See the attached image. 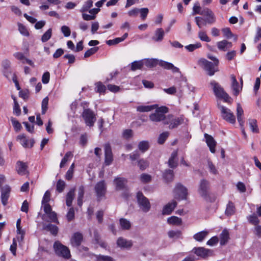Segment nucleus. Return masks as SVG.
<instances>
[{"label":"nucleus","mask_w":261,"mask_h":261,"mask_svg":"<svg viewBox=\"0 0 261 261\" xmlns=\"http://www.w3.org/2000/svg\"><path fill=\"white\" fill-rule=\"evenodd\" d=\"M149 163L147 161L142 159L138 161V166L140 169L141 170H144L148 166Z\"/></svg>","instance_id":"3c124183"},{"label":"nucleus","mask_w":261,"mask_h":261,"mask_svg":"<svg viewBox=\"0 0 261 261\" xmlns=\"http://www.w3.org/2000/svg\"><path fill=\"white\" fill-rule=\"evenodd\" d=\"M169 133L165 132L161 134L158 138V142L160 144H163L169 136Z\"/></svg>","instance_id":"6e6d98bb"},{"label":"nucleus","mask_w":261,"mask_h":261,"mask_svg":"<svg viewBox=\"0 0 261 261\" xmlns=\"http://www.w3.org/2000/svg\"><path fill=\"white\" fill-rule=\"evenodd\" d=\"M236 211L234 205L231 201H229L226 206L225 210V215L227 216L233 215Z\"/></svg>","instance_id":"7c9ffc66"},{"label":"nucleus","mask_w":261,"mask_h":261,"mask_svg":"<svg viewBox=\"0 0 261 261\" xmlns=\"http://www.w3.org/2000/svg\"><path fill=\"white\" fill-rule=\"evenodd\" d=\"M16 169L17 173L20 175H24L28 173L27 165L21 161L17 162Z\"/></svg>","instance_id":"412c9836"},{"label":"nucleus","mask_w":261,"mask_h":261,"mask_svg":"<svg viewBox=\"0 0 261 261\" xmlns=\"http://www.w3.org/2000/svg\"><path fill=\"white\" fill-rule=\"evenodd\" d=\"M195 22L199 28L201 29L202 26H205L207 22L205 19L199 16L195 18Z\"/></svg>","instance_id":"a18cd8bd"},{"label":"nucleus","mask_w":261,"mask_h":261,"mask_svg":"<svg viewBox=\"0 0 261 261\" xmlns=\"http://www.w3.org/2000/svg\"><path fill=\"white\" fill-rule=\"evenodd\" d=\"M114 182L116 186V190L119 191L125 188L127 180L123 177H116L114 179Z\"/></svg>","instance_id":"4be33fe9"},{"label":"nucleus","mask_w":261,"mask_h":261,"mask_svg":"<svg viewBox=\"0 0 261 261\" xmlns=\"http://www.w3.org/2000/svg\"><path fill=\"white\" fill-rule=\"evenodd\" d=\"M117 244L118 247L121 248L126 249L130 248L133 245V243L131 241H127L122 237L118 238L117 241Z\"/></svg>","instance_id":"b1692460"},{"label":"nucleus","mask_w":261,"mask_h":261,"mask_svg":"<svg viewBox=\"0 0 261 261\" xmlns=\"http://www.w3.org/2000/svg\"><path fill=\"white\" fill-rule=\"evenodd\" d=\"M167 222L169 224L179 226L182 224V220L180 218L173 216L168 218Z\"/></svg>","instance_id":"473e14b6"},{"label":"nucleus","mask_w":261,"mask_h":261,"mask_svg":"<svg viewBox=\"0 0 261 261\" xmlns=\"http://www.w3.org/2000/svg\"><path fill=\"white\" fill-rule=\"evenodd\" d=\"M122 136L125 139H129L133 137V132L130 129H125L122 133Z\"/></svg>","instance_id":"774afa93"},{"label":"nucleus","mask_w":261,"mask_h":261,"mask_svg":"<svg viewBox=\"0 0 261 261\" xmlns=\"http://www.w3.org/2000/svg\"><path fill=\"white\" fill-rule=\"evenodd\" d=\"M113 160L111 146L110 143L105 145V163L106 165H110Z\"/></svg>","instance_id":"f8f14e48"},{"label":"nucleus","mask_w":261,"mask_h":261,"mask_svg":"<svg viewBox=\"0 0 261 261\" xmlns=\"http://www.w3.org/2000/svg\"><path fill=\"white\" fill-rule=\"evenodd\" d=\"M144 63L142 61H134L131 64V70L135 71L136 70L141 69Z\"/></svg>","instance_id":"79ce46f5"},{"label":"nucleus","mask_w":261,"mask_h":261,"mask_svg":"<svg viewBox=\"0 0 261 261\" xmlns=\"http://www.w3.org/2000/svg\"><path fill=\"white\" fill-rule=\"evenodd\" d=\"M198 64L207 71L208 75L210 76L214 75L215 72L219 71L218 65H216V63L210 62L203 58L198 60Z\"/></svg>","instance_id":"7ed1b4c3"},{"label":"nucleus","mask_w":261,"mask_h":261,"mask_svg":"<svg viewBox=\"0 0 261 261\" xmlns=\"http://www.w3.org/2000/svg\"><path fill=\"white\" fill-rule=\"evenodd\" d=\"M72 156H73V154L71 152H70V151L67 152L65 154L64 157L62 159V160L60 163V167L61 168L64 167V166L65 165V164H66L67 162L68 161V159L69 158L72 157Z\"/></svg>","instance_id":"09e8293b"},{"label":"nucleus","mask_w":261,"mask_h":261,"mask_svg":"<svg viewBox=\"0 0 261 261\" xmlns=\"http://www.w3.org/2000/svg\"><path fill=\"white\" fill-rule=\"evenodd\" d=\"M201 47V44L200 42H197L195 44H189L185 46V48H186L189 51H193L197 48H199Z\"/></svg>","instance_id":"13d9d810"},{"label":"nucleus","mask_w":261,"mask_h":261,"mask_svg":"<svg viewBox=\"0 0 261 261\" xmlns=\"http://www.w3.org/2000/svg\"><path fill=\"white\" fill-rule=\"evenodd\" d=\"M66 218L68 222H70L74 219V210L73 207L69 208L66 215Z\"/></svg>","instance_id":"69168bd1"},{"label":"nucleus","mask_w":261,"mask_h":261,"mask_svg":"<svg viewBox=\"0 0 261 261\" xmlns=\"http://www.w3.org/2000/svg\"><path fill=\"white\" fill-rule=\"evenodd\" d=\"M94 190L98 201L101 200L107 192V185L104 180L98 182L95 186Z\"/></svg>","instance_id":"9d476101"},{"label":"nucleus","mask_w":261,"mask_h":261,"mask_svg":"<svg viewBox=\"0 0 261 261\" xmlns=\"http://www.w3.org/2000/svg\"><path fill=\"white\" fill-rule=\"evenodd\" d=\"M17 139L20 141L21 144L25 148H31L33 147L34 143V141L33 139H31L29 141L27 139L25 136L24 134L18 135L17 137Z\"/></svg>","instance_id":"f3484780"},{"label":"nucleus","mask_w":261,"mask_h":261,"mask_svg":"<svg viewBox=\"0 0 261 261\" xmlns=\"http://www.w3.org/2000/svg\"><path fill=\"white\" fill-rule=\"evenodd\" d=\"M51 35H52V29H49L42 36V37H41L42 42H45L47 41L51 38Z\"/></svg>","instance_id":"8fccbe9b"},{"label":"nucleus","mask_w":261,"mask_h":261,"mask_svg":"<svg viewBox=\"0 0 261 261\" xmlns=\"http://www.w3.org/2000/svg\"><path fill=\"white\" fill-rule=\"evenodd\" d=\"M215 95L218 98L223 99L225 102H228L230 99L229 95L224 91L223 87L216 81L213 80L210 82Z\"/></svg>","instance_id":"f03ea898"},{"label":"nucleus","mask_w":261,"mask_h":261,"mask_svg":"<svg viewBox=\"0 0 261 261\" xmlns=\"http://www.w3.org/2000/svg\"><path fill=\"white\" fill-rule=\"evenodd\" d=\"M177 151L175 150L174 151L171 155L170 158L169 159L168 161V166L172 168H175L177 166Z\"/></svg>","instance_id":"cd10ccee"},{"label":"nucleus","mask_w":261,"mask_h":261,"mask_svg":"<svg viewBox=\"0 0 261 261\" xmlns=\"http://www.w3.org/2000/svg\"><path fill=\"white\" fill-rule=\"evenodd\" d=\"M230 79L231 81V88L233 90V93L235 96H238L242 89V86H241V87H239V83L234 74L230 75Z\"/></svg>","instance_id":"dca6fc26"},{"label":"nucleus","mask_w":261,"mask_h":261,"mask_svg":"<svg viewBox=\"0 0 261 261\" xmlns=\"http://www.w3.org/2000/svg\"><path fill=\"white\" fill-rule=\"evenodd\" d=\"M168 235L171 239H177L182 238V232L179 230H170L168 232Z\"/></svg>","instance_id":"e433bc0d"},{"label":"nucleus","mask_w":261,"mask_h":261,"mask_svg":"<svg viewBox=\"0 0 261 261\" xmlns=\"http://www.w3.org/2000/svg\"><path fill=\"white\" fill-rule=\"evenodd\" d=\"M74 167V164L72 163L70 166L69 169L67 171L65 175V178L68 180H70L72 179L73 175V169Z\"/></svg>","instance_id":"4d7b16f0"},{"label":"nucleus","mask_w":261,"mask_h":261,"mask_svg":"<svg viewBox=\"0 0 261 261\" xmlns=\"http://www.w3.org/2000/svg\"><path fill=\"white\" fill-rule=\"evenodd\" d=\"M204 136L205 139L206 143L208 146L211 152L212 153H215L216 142L214 140V138L212 136L206 133L204 134Z\"/></svg>","instance_id":"a211bd4d"},{"label":"nucleus","mask_w":261,"mask_h":261,"mask_svg":"<svg viewBox=\"0 0 261 261\" xmlns=\"http://www.w3.org/2000/svg\"><path fill=\"white\" fill-rule=\"evenodd\" d=\"M140 179L143 183H148L151 181V176L148 174L143 173L140 175Z\"/></svg>","instance_id":"680f3d73"},{"label":"nucleus","mask_w":261,"mask_h":261,"mask_svg":"<svg viewBox=\"0 0 261 261\" xmlns=\"http://www.w3.org/2000/svg\"><path fill=\"white\" fill-rule=\"evenodd\" d=\"M192 251L197 256L205 258L212 253V250L203 247H194Z\"/></svg>","instance_id":"2eb2a0df"},{"label":"nucleus","mask_w":261,"mask_h":261,"mask_svg":"<svg viewBox=\"0 0 261 261\" xmlns=\"http://www.w3.org/2000/svg\"><path fill=\"white\" fill-rule=\"evenodd\" d=\"M138 146L142 152H144L149 149V143L147 141H142L139 143Z\"/></svg>","instance_id":"58836bf2"},{"label":"nucleus","mask_w":261,"mask_h":261,"mask_svg":"<svg viewBox=\"0 0 261 261\" xmlns=\"http://www.w3.org/2000/svg\"><path fill=\"white\" fill-rule=\"evenodd\" d=\"M198 192L199 194L206 201L210 199V183L205 179L200 180Z\"/></svg>","instance_id":"39448f33"},{"label":"nucleus","mask_w":261,"mask_h":261,"mask_svg":"<svg viewBox=\"0 0 261 261\" xmlns=\"http://www.w3.org/2000/svg\"><path fill=\"white\" fill-rule=\"evenodd\" d=\"M221 111L222 118L227 122L234 124L236 122V117L231 111L227 108L221 106L219 107Z\"/></svg>","instance_id":"1a4fd4ad"},{"label":"nucleus","mask_w":261,"mask_h":261,"mask_svg":"<svg viewBox=\"0 0 261 261\" xmlns=\"http://www.w3.org/2000/svg\"><path fill=\"white\" fill-rule=\"evenodd\" d=\"M93 6V1L92 0L87 1L83 5L81 9L80 10L81 12H84L89 10V9Z\"/></svg>","instance_id":"de8ad7c7"},{"label":"nucleus","mask_w":261,"mask_h":261,"mask_svg":"<svg viewBox=\"0 0 261 261\" xmlns=\"http://www.w3.org/2000/svg\"><path fill=\"white\" fill-rule=\"evenodd\" d=\"M11 121L15 132H18L21 129V124L18 120L15 118L12 117L11 118Z\"/></svg>","instance_id":"49530a36"},{"label":"nucleus","mask_w":261,"mask_h":261,"mask_svg":"<svg viewBox=\"0 0 261 261\" xmlns=\"http://www.w3.org/2000/svg\"><path fill=\"white\" fill-rule=\"evenodd\" d=\"M97 261H114L112 257L109 256L98 255L96 256Z\"/></svg>","instance_id":"338daca9"},{"label":"nucleus","mask_w":261,"mask_h":261,"mask_svg":"<svg viewBox=\"0 0 261 261\" xmlns=\"http://www.w3.org/2000/svg\"><path fill=\"white\" fill-rule=\"evenodd\" d=\"M54 249L56 254L60 257L65 259L71 257L69 249L66 246L61 244L59 241H56L54 244Z\"/></svg>","instance_id":"20e7f679"},{"label":"nucleus","mask_w":261,"mask_h":261,"mask_svg":"<svg viewBox=\"0 0 261 261\" xmlns=\"http://www.w3.org/2000/svg\"><path fill=\"white\" fill-rule=\"evenodd\" d=\"M165 35V33L162 28L157 29L155 32L153 36L152 37V40L155 42H161L162 41Z\"/></svg>","instance_id":"393cba45"},{"label":"nucleus","mask_w":261,"mask_h":261,"mask_svg":"<svg viewBox=\"0 0 261 261\" xmlns=\"http://www.w3.org/2000/svg\"><path fill=\"white\" fill-rule=\"evenodd\" d=\"M74 197V190H70L66 195V203L68 206H71L72 205V201Z\"/></svg>","instance_id":"c9c22d12"},{"label":"nucleus","mask_w":261,"mask_h":261,"mask_svg":"<svg viewBox=\"0 0 261 261\" xmlns=\"http://www.w3.org/2000/svg\"><path fill=\"white\" fill-rule=\"evenodd\" d=\"M82 116L86 125L88 126H93L96 122V114L90 109H84L82 114Z\"/></svg>","instance_id":"423d86ee"},{"label":"nucleus","mask_w":261,"mask_h":261,"mask_svg":"<svg viewBox=\"0 0 261 261\" xmlns=\"http://www.w3.org/2000/svg\"><path fill=\"white\" fill-rule=\"evenodd\" d=\"M43 229L49 231L53 235H56L58 232V228L57 226L51 224H48L43 225Z\"/></svg>","instance_id":"2f4dec72"},{"label":"nucleus","mask_w":261,"mask_h":261,"mask_svg":"<svg viewBox=\"0 0 261 261\" xmlns=\"http://www.w3.org/2000/svg\"><path fill=\"white\" fill-rule=\"evenodd\" d=\"M176 205L177 202L174 200H173L171 202H169L163 207L162 214L164 215H170Z\"/></svg>","instance_id":"aec40b11"},{"label":"nucleus","mask_w":261,"mask_h":261,"mask_svg":"<svg viewBox=\"0 0 261 261\" xmlns=\"http://www.w3.org/2000/svg\"><path fill=\"white\" fill-rule=\"evenodd\" d=\"M247 219L248 222L254 225H256L258 224L259 222V220L256 215L254 214L249 215L247 217Z\"/></svg>","instance_id":"c03bdc74"},{"label":"nucleus","mask_w":261,"mask_h":261,"mask_svg":"<svg viewBox=\"0 0 261 261\" xmlns=\"http://www.w3.org/2000/svg\"><path fill=\"white\" fill-rule=\"evenodd\" d=\"M85 193V188L83 186H81L79 188L78 197H77V204L79 206H81L83 204V199Z\"/></svg>","instance_id":"f704fd0d"},{"label":"nucleus","mask_w":261,"mask_h":261,"mask_svg":"<svg viewBox=\"0 0 261 261\" xmlns=\"http://www.w3.org/2000/svg\"><path fill=\"white\" fill-rule=\"evenodd\" d=\"M11 191L10 187L6 185L2 188L1 189V200L2 204L5 206L8 203V200L10 196V193Z\"/></svg>","instance_id":"4468645a"},{"label":"nucleus","mask_w":261,"mask_h":261,"mask_svg":"<svg viewBox=\"0 0 261 261\" xmlns=\"http://www.w3.org/2000/svg\"><path fill=\"white\" fill-rule=\"evenodd\" d=\"M244 111L240 103H238L237 107V119L241 127H243L244 123Z\"/></svg>","instance_id":"a878e982"},{"label":"nucleus","mask_w":261,"mask_h":261,"mask_svg":"<svg viewBox=\"0 0 261 261\" xmlns=\"http://www.w3.org/2000/svg\"><path fill=\"white\" fill-rule=\"evenodd\" d=\"M119 223L122 229L128 230L131 227L130 222L125 218H120Z\"/></svg>","instance_id":"4c0bfd02"},{"label":"nucleus","mask_w":261,"mask_h":261,"mask_svg":"<svg viewBox=\"0 0 261 261\" xmlns=\"http://www.w3.org/2000/svg\"><path fill=\"white\" fill-rule=\"evenodd\" d=\"M46 215L47 217L49 218V220L47 221L59 223L57 214L55 212L53 211L47 214Z\"/></svg>","instance_id":"864d4df0"},{"label":"nucleus","mask_w":261,"mask_h":261,"mask_svg":"<svg viewBox=\"0 0 261 261\" xmlns=\"http://www.w3.org/2000/svg\"><path fill=\"white\" fill-rule=\"evenodd\" d=\"M83 240V236L82 233L79 232H75L73 234L70 239V243L72 246L77 248L80 246Z\"/></svg>","instance_id":"ddd939ff"},{"label":"nucleus","mask_w":261,"mask_h":261,"mask_svg":"<svg viewBox=\"0 0 261 261\" xmlns=\"http://www.w3.org/2000/svg\"><path fill=\"white\" fill-rule=\"evenodd\" d=\"M17 25L18 27V31L21 35L27 37L29 36V32L25 25L20 22H18Z\"/></svg>","instance_id":"37998d69"},{"label":"nucleus","mask_w":261,"mask_h":261,"mask_svg":"<svg viewBox=\"0 0 261 261\" xmlns=\"http://www.w3.org/2000/svg\"><path fill=\"white\" fill-rule=\"evenodd\" d=\"M217 45L218 48L220 50L225 51L227 49L231 48V47L232 46V44L231 42H229L226 40H223L217 42Z\"/></svg>","instance_id":"5701e85b"},{"label":"nucleus","mask_w":261,"mask_h":261,"mask_svg":"<svg viewBox=\"0 0 261 261\" xmlns=\"http://www.w3.org/2000/svg\"><path fill=\"white\" fill-rule=\"evenodd\" d=\"M154 113H151L149 117L150 121L154 122H159L162 121H165L167 116L165 114L168 112V108L165 106L157 107Z\"/></svg>","instance_id":"f257e3e1"},{"label":"nucleus","mask_w":261,"mask_h":261,"mask_svg":"<svg viewBox=\"0 0 261 261\" xmlns=\"http://www.w3.org/2000/svg\"><path fill=\"white\" fill-rule=\"evenodd\" d=\"M158 64L165 69L171 70L173 73L179 72V68L174 66V65L171 63L160 60L159 61Z\"/></svg>","instance_id":"6ab92c4d"},{"label":"nucleus","mask_w":261,"mask_h":261,"mask_svg":"<svg viewBox=\"0 0 261 261\" xmlns=\"http://www.w3.org/2000/svg\"><path fill=\"white\" fill-rule=\"evenodd\" d=\"M98 50V47H94L87 50L84 54V58H88L94 54Z\"/></svg>","instance_id":"e2e57ef3"},{"label":"nucleus","mask_w":261,"mask_h":261,"mask_svg":"<svg viewBox=\"0 0 261 261\" xmlns=\"http://www.w3.org/2000/svg\"><path fill=\"white\" fill-rule=\"evenodd\" d=\"M158 107V105H141L137 107V111L139 112H150Z\"/></svg>","instance_id":"bb28decb"},{"label":"nucleus","mask_w":261,"mask_h":261,"mask_svg":"<svg viewBox=\"0 0 261 261\" xmlns=\"http://www.w3.org/2000/svg\"><path fill=\"white\" fill-rule=\"evenodd\" d=\"M65 186V182L63 180L59 179L56 185L57 191L59 193L62 192L64 190Z\"/></svg>","instance_id":"5fc2aeb1"},{"label":"nucleus","mask_w":261,"mask_h":261,"mask_svg":"<svg viewBox=\"0 0 261 261\" xmlns=\"http://www.w3.org/2000/svg\"><path fill=\"white\" fill-rule=\"evenodd\" d=\"M10 65L11 62L8 60H5L2 62V66L4 69V75L8 79L12 73L10 70Z\"/></svg>","instance_id":"c85d7f7f"},{"label":"nucleus","mask_w":261,"mask_h":261,"mask_svg":"<svg viewBox=\"0 0 261 261\" xmlns=\"http://www.w3.org/2000/svg\"><path fill=\"white\" fill-rule=\"evenodd\" d=\"M198 37L199 38L203 41H205L206 42H209L211 41L210 38L208 37L205 32L203 31H200L198 32Z\"/></svg>","instance_id":"603ef678"},{"label":"nucleus","mask_w":261,"mask_h":261,"mask_svg":"<svg viewBox=\"0 0 261 261\" xmlns=\"http://www.w3.org/2000/svg\"><path fill=\"white\" fill-rule=\"evenodd\" d=\"M222 31L224 36L227 39H230L233 36L229 28H223Z\"/></svg>","instance_id":"0e129e2a"},{"label":"nucleus","mask_w":261,"mask_h":261,"mask_svg":"<svg viewBox=\"0 0 261 261\" xmlns=\"http://www.w3.org/2000/svg\"><path fill=\"white\" fill-rule=\"evenodd\" d=\"M220 245H225L227 242H228V240L229 239V234L228 231L224 229L222 231L221 233L220 234Z\"/></svg>","instance_id":"c756f323"},{"label":"nucleus","mask_w":261,"mask_h":261,"mask_svg":"<svg viewBox=\"0 0 261 261\" xmlns=\"http://www.w3.org/2000/svg\"><path fill=\"white\" fill-rule=\"evenodd\" d=\"M207 233L208 232L206 231H202L195 234L193 236V238L197 241L201 242L206 237Z\"/></svg>","instance_id":"a19ab883"},{"label":"nucleus","mask_w":261,"mask_h":261,"mask_svg":"<svg viewBox=\"0 0 261 261\" xmlns=\"http://www.w3.org/2000/svg\"><path fill=\"white\" fill-rule=\"evenodd\" d=\"M139 13L140 14V17L142 20H144L148 13H149V10L147 8H143L141 9H139Z\"/></svg>","instance_id":"bf43d9fd"},{"label":"nucleus","mask_w":261,"mask_h":261,"mask_svg":"<svg viewBox=\"0 0 261 261\" xmlns=\"http://www.w3.org/2000/svg\"><path fill=\"white\" fill-rule=\"evenodd\" d=\"M248 124L251 131L254 133H258L259 129L257 125V121L254 119H250L248 120Z\"/></svg>","instance_id":"72a5a7b5"},{"label":"nucleus","mask_w":261,"mask_h":261,"mask_svg":"<svg viewBox=\"0 0 261 261\" xmlns=\"http://www.w3.org/2000/svg\"><path fill=\"white\" fill-rule=\"evenodd\" d=\"M164 179L167 182H170L174 178V172L172 170H166L163 174Z\"/></svg>","instance_id":"ea45409f"},{"label":"nucleus","mask_w":261,"mask_h":261,"mask_svg":"<svg viewBox=\"0 0 261 261\" xmlns=\"http://www.w3.org/2000/svg\"><path fill=\"white\" fill-rule=\"evenodd\" d=\"M173 194L174 198L178 200H186L188 194V189L182 185L178 183L175 187Z\"/></svg>","instance_id":"0eeeda50"},{"label":"nucleus","mask_w":261,"mask_h":261,"mask_svg":"<svg viewBox=\"0 0 261 261\" xmlns=\"http://www.w3.org/2000/svg\"><path fill=\"white\" fill-rule=\"evenodd\" d=\"M183 121L184 119L181 117L174 118L173 115H168L163 123L164 124H169V128L170 129H173L181 124Z\"/></svg>","instance_id":"9b49d317"},{"label":"nucleus","mask_w":261,"mask_h":261,"mask_svg":"<svg viewBox=\"0 0 261 261\" xmlns=\"http://www.w3.org/2000/svg\"><path fill=\"white\" fill-rule=\"evenodd\" d=\"M137 199L139 206L143 212L146 213L150 210V203L141 192H138L137 193Z\"/></svg>","instance_id":"6e6552de"},{"label":"nucleus","mask_w":261,"mask_h":261,"mask_svg":"<svg viewBox=\"0 0 261 261\" xmlns=\"http://www.w3.org/2000/svg\"><path fill=\"white\" fill-rule=\"evenodd\" d=\"M200 15L208 17V16H211V19H214V13L211 10L208 8H204L201 11Z\"/></svg>","instance_id":"052dcab7"}]
</instances>
